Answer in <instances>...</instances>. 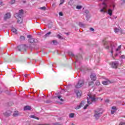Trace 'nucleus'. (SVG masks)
<instances>
[{
  "mask_svg": "<svg viewBox=\"0 0 125 125\" xmlns=\"http://www.w3.org/2000/svg\"><path fill=\"white\" fill-rule=\"evenodd\" d=\"M88 97L87 98V103L89 104H91V102H95L97 101V99L92 97L91 95H88Z\"/></svg>",
  "mask_w": 125,
  "mask_h": 125,
  "instance_id": "nucleus-1",
  "label": "nucleus"
},
{
  "mask_svg": "<svg viewBox=\"0 0 125 125\" xmlns=\"http://www.w3.org/2000/svg\"><path fill=\"white\" fill-rule=\"evenodd\" d=\"M101 115H102V112H101V108H98L97 110H95V114L94 117H95L96 119H99Z\"/></svg>",
  "mask_w": 125,
  "mask_h": 125,
  "instance_id": "nucleus-2",
  "label": "nucleus"
},
{
  "mask_svg": "<svg viewBox=\"0 0 125 125\" xmlns=\"http://www.w3.org/2000/svg\"><path fill=\"white\" fill-rule=\"evenodd\" d=\"M83 84H84V81L81 80L78 81V83L75 85V87L76 88H81Z\"/></svg>",
  "mask_w": 125,
  "mask_h": 125,
  "instance_id": "nucleus-3",
  "label": "nucleus"
},
{
  "mask_svg": "<svg viewBox=\"0 0 125 125\" xmlns=\"http://www.w3.org/2000/svg\"><path fill=\"white\" fill-rule=\"evenodd\" d=\"M23 13L24 10H23V9L20 10L19 13L15 14V17H22V15H23Z\"/></svg>",
  "mask_w": 125,
  "mask_h": 125,
  "instance_id": "nucleus-4",
  "label": "nucleus"
},
{
  "mask_svg": "<svg viewBox=\"0 0 125 125\" xmlns=\"http://www.w3.org/2000/svg\"><path fill=\"white\" fill-rule=\"evenodd\" d=\"M18 48L19 51H26V45H20L18 46Z\"/></svg>",
  "mask_w": 125,
  "mask_h": 125,
  "instance_id": "nucleus-5",
  "label": "nucleus"
},
{
  "mask_svg": "<svg viewBox=\"0 0 125 125\" xmlns=\"http://www.w3.org/2000/svg\"><path fill=\"white\" fill-rule=\"evenodd\" d=\"M118 66H119V62H113L111 63V67L112 68H114V69H117L118 68Z\"/></svg>",
  "mask_w": 125,
  "mask_h": 125,
  "instance_id": "nucleus-6",
  "label": "nucleus"
},
{
  "mask_svg": "<svg viewBox=\"0 0 125 125\" xmlns=\"http://www.w3.org/2000/svg\"><path fill=\"white\" fill-rule=\"evenodd\" d=\"M85 104V103L84 102V101H82L81 102V103L80 104V105H77L75 107L76 110H78V109H80L81 108V107H83V106Z\"/></svg>",
  "mask_w": 125,
  "mask_h": 125,
  "instance_id": "nucleus-7",
  "label": "nucleus"
},
{
  "mask_svg": "<svg viewBox=\"0 0 125 125\" xmlns=\"http://www.w3.org/2000/svg\"><path fill=\"white\" fill-rule=\"evenodd\" d=\"M75 92L77 97H81L82 96V94L83 93V92H82V91L76 90L75 91Z\"/></svg>",
  "mask_w": 125,
  "mask_h": 125,
  "instance_id": "nucleus-8",
  "label": "nucleus"
},
{
  "mask_svg": "<svg viewBox=\"0 0 125 125\" xmlns=\"http://www.w3.org/2000/svg\"><path fill=\"white\" fill-rule=\"evenodd\" d=\"M90 79L93 82H95L96 81V75L94 74H91L90 76Z\"/></svg>",
  "mask_w": 125,
  "mask_h": 125,
  "instance_id": "nucleus-9",
  "label": "nucleus"
},
{
  "mask_svg": "<svg viewBox=\"0 0 125 125\" xmlns=\"http://www.w3.org/2000/svg\"><path fill=\"white\" fill-rule=\"evenodd\" d=\"M11 17V15L10 13H7L4 16V19L6 20V19H9Z\"/></svg>",
  "mask_w": 125,
  "mask_h": 125,
  "instance_id": "nucleus-10",
  "label": "nucleus"
},
{
  "mask_svg": "<svg viewBox=\"0 0 125 125\" xmlns=\"http://www.w3.org/2000/svg\"><path fill=\"white\" fill-rule=\"evenodd\" d=\"M16 18H17V22L19 24H21V23H22V22H23V20H22L21 17H16Z\"/></svg>",
  "mask_w": 125,
  "mask_h": 125,
  "instance_id": "nucleus-11",
  "label": "nucleus"
},
{
  "mask_svg": "<svg viewBox=\"0 0 125 125\" xmlns=\"http://www.w3.org/2000/svg\"><path fill=\"white\" fill-rule=\"evenodd\" d=\"M5 116L6 117H9L11 115V111L8 110L4 113Z\"/></svg>",
  "mask_w": 125,
  "mask_h": 125,
  "instance_id": "nucleus-12",
  "label": "nucleus"
},
{
  "mask_svg": "<svg viewBox=\"0 0 125 125\" xmlns=\"http://www.w3.org/2000/svg\"><path fill=\"white\" fill-rule=\"evenodd\" d=\"M23 110L24 111H27V110H31V106L29 105L25 106H24Z\"/></svg>",
  "mask_w": 125,
  "mask_h": 125,
  "instance_id": "nucleus-13",
  "label": "nucleus"
},
{
  "mask_svg": "<svg viewBox=\"0 0 125 125\" xmlns=\"http://www.w3.org/2000/svg\"><path fill=\"white\" fill-rule=\"evenodd\" d=\"M29 42L30 43H34L35 42V39L34 38H30L28 40Z\"/></svg>",
  "mask_w": 125,
  "mask_h": 125,
  "instance_id": "nucleus-14",
  "label": "nucleus"
},
{
  "mask_svg": "<svg viewBox=\"0 0 125 125\" xmlns=\"http://www.w3.org/2000/svg\"><path fill=\"white\" fill-rule=\"evenodd\" d=\"M11 31H12V32H13V33H14V34L17 35V29L16 28L13 27L12 28Z\"/></svg>",
  "mask_w": 125,
  "mask_h": 125,
  "instance_id": "nucleus-15",
  "label": "nucleus"
},
{
  "mask_svg": "<svg viewBox=\"0 0 125 125\" xmlns=\"http://www.w3.org/2000/svg\"><path fill=\"white\" fill-rule=\"evenodd\" d=\"M106 7H107L106 6L104 7L103 8V9H101L100 12H104V13H105V12H106V10L105 9H106Z\"/></svg>",
  "mask_w": 125,
  "mask_h": 125,
  "instance_id": "nucleus-16",
  "label": "nucleus"
},
{
  "mask_svg": "<svg viewBox=\"0 0 125 125\" xmlns=\"http://www.w3.org/2000/svg\"><path fill=\"white\" fill-rule=\"evenodd\" d=\"M108 14L110 15V16H112V14H113V11L111 9H108Z\"/></svg>",
  "mask_w": 125,
  "mask_h": 125,
  "instance_id": "nucleus-17",
  "label": "nucleus"
},
{
  "mask_svg": "<svg viewBox=\"0 0 125 125\" xmlns=\"http://www.w3.org/2000/svg\"><path fill=\"white\" fill-rule=\"evenodd\" d=\"M14 117H18V116H19V113L18 111H15L13 114Z\"/></svg>",
  "mask_w": 125,
  "mask_h": 125,
  "instance_id": "nucleus-18",
  "label": "nucleus"
},
{
  "mask_svg": "<svg viewBox=\"0 0 125 125\" xmlns=\"http://www.w3.org/2000/svg\"><path fill=\"white\" fill-rule=\"evenodd\" d=\"M30 118H31L32 119H36V120H40V118H39V117H36L35 115L30 116Z\"/></svg>",
  "mask_w": 125,
  "mask_h": 125,
  "instance_id": "nucleus-19",
  "label": "nucleus"
},
{
  "mask_svg": "<svg viewBox=\"0 0 125 125\" xmlns=\"http://www.w3.org/2000/svg\"><path fill=\"white\" fill-rule=\"evenodd\" d=\"M50 34H51V32H49L48 33H47L44 36V38H47V37L49 36V35H50Z\"/></svg>",
  "mask_w": 125,
  "mask_h": 125,
  "instance_id": "nucleus-20",
  "label": "nucleus"
},
{
  "mask_svg": "<svg viewBox=\"0 0 125 125\" xmlns=\"http://www.w3.org/2000/svg\"><path fill=\"white\" fill-rule=\"evenodd\" d=\"M102 83L103 84H104V85H107L108 84V81H103Z\"/></svg>",
  "mask_w": 125,
  "mask_h": 125,
  "instance_id": "nucleus-21",
  "label": "nucleus"
},
{
  "mask_svg": "<svg viewBox=\"0 0 125 125\" xmlns=\"http://www.w3.org/2000/svg\"><path fill=\"white\" fill-rule=\"evenodd\" d=\"M58 99H59L60 101H61L62 102H63V101H64V100H63V99H62V97L61 96H58Z\"/></svg>",
  "mask_w": 125,
  "mask_h": 125,
  "instance_id": "nucleus-22",
  "label": "nucleus"
},
{
  "mask_svg": "<svg viewBox=\"0 0 125 125\" xmlns=\"http://www.w3.org/2000/svg\"><path fill=\"white\" fill-rule=\"evenodd\" d=\"M75 117V113H72L69 114V118H73Z\"/></svg>",
  "mask_w": 125,
  "mask_h": 125,
  "instance_id": "nucleus-23",
  "label": "nucleus"
},
{
  "mask_svg": "<svg viewBox=\"0 0 125 125\" xmlns=\"http://www.w3.org/2000/svg\"><path fill=\"white\" fill-rule=\"evenodd\" d=\"M94 84V82H93V81H91V82H89L88 86H90L91 85H93Z\"/></svg>",
  "mask_w": 125,
  "mask_h": 125,
  "instance_id": "nucleus-24",
  "label": "nucleus"
},
{
  "mask_svg": "<svg viewBox=\"0 0 125 125\" xmlns=\"http://www.w3.org/2000/svg\"><path fill=\"white\" fill-rule=\"evenodd\" d=\"M114 32H115V33H119V32H120V29L115 28L114 29Z\"/></svg>",
  "mask_w": 125,
  "mask_h": 125,
  "instance_id": "nucleus-25",
  "label": "nucleus"
},
{
  "mask_svg": "<svg viewBox=\"0 0 125 125\" xmlns=\"http://www.w3.org/2000/svg\"><path fill=\"white\" fill-rule=\"evenodd\" d=\"M20 40L21 41H25V37L24 36H21L20 37Z\"/></svg>",
  "mask_w": 125,
  "mask_h": 125,
  "instance_id": "nucleus-26",
  "label": "nucleus"
},
{
  "mask_svg": "<svg viewBox=\"0 0 125 125\" xmlns=\"http://www.w3.org/2000/svg\"><path fill=\"white\" fill-rule=\"evenodd\" d=\"M52 42H53V43L54 44H55V45H57V44H58V42H57V41H56V40H53V41H52Z\"/></svg>",
  "mask_w": 125,
  "mask_h": 125,
  "instance_id": "nucleus-27",
  "label": "nucleus"
},
{
  "mask_svg": "<svg viewBox=\"0 0 125 125\" xmlns=\"http://www.w3.org/2000/svg\"><path fill=\"white\" fill-rule=\"evenodd\" d=\"M103 43L104 44V45H106V44H108V42H107V41L105 40L103 41Z\"/></svg>",
  "mask_w": 125,
  "mask_h": 125,
  "instance_id": "nucleus-28",
  "label": "nucleus"
},
{
  "mask_svg": "<svg viewBox=\"0 0 125 125\" xmlns=\"http://www.w3.org/2000/svg\"><path fill=\"white\" fill-rule=\"evenodd\" d=\"M122 48V45H119L118 47L116 49V51H119Z\"/></svg>",
  "mask_w": 125,
  "mask_h": 125,
  "instance_id": "nucleus-29",
  "label": "nucleus"
},
{
  "mask_svg": "<svg viewBox=\"0 0 125 125\" xmlns=\"http://www.w3.org/2000/svg\"><path fill=\"white\" fill-rule=\"evenodd\" d=\"M65 0H60V4H63Z\"/></svg>",
  "mask_w": 125,
  "mask_h": 125,
  "instance_id": "nucleus-30",
  "label": "nucleus"
},
{
  "mask_svg": "<svg viewBox=\"0 0 125 125\" xmlns=\"http://www.w3.org/2000/svg\"><path fill=\"white\" fill-rule=\"evenodd\" d=\"M10 3L11 4H14L15 3V0H11Z\"/></svg>",
  "mask_w": 125,
  "mask_h": 125,
  "instance_id": "nucleus-31",
  "label": "nucleus"
},
{
  "mask_svg": "<svg viewBox=\"0 0 125 125\" xmlns=\"http://www.w3.org/2000/svg\"><path fill=\"white\" fill-rule=\"evenodd\" d=\"M82 7H83L82 6H76V8L77 9H82Z\"/></svg>",
  "mask_w": 125,
  "mask_h": 125,
  "instance_id": "nucleus-32",
  "label": "nucleus"
},
{
  "mask_svg": "<svg viewBox=\"0 0 125 125\" xmlns=\"http://www.w3.org/2000/svg\"><path fill=\"white\" fill-rule=\"evenodd\" d=\"M96 85H100V82H99L98 81H97L96 82Z\"/></svg>",
  "mask_w": 125,
  "mask_h": 125,
  "instance_id": "nucleus-33",
  "label": "nucleus"
},
{
  "mask_svg": "<svg viewBox=\"0 0 125 125\" xmlns=\"http://www.w3.org/2000/svg\"><path fill=\"white\" fill-rule=\"evenodd\" d=\"M111 109H112V110H117V107H116V106H112L111 107Z\"/></svg>",
  "mask_w": 125,
  "mask_h": 125,
  "instance_id": "nucleus-34",
  "label": "nucleus"
},
{
  "mask_svg": "<svg viewBox=\"0 0 125 125\" xmlns=\"http://www.w3.org/2000/svg\"><path fill=\"white\" fill-rule=\"evenodd\" d=\"M90 31H91L92 32H94V29L92 27H90L89 29Z\"/></svg>",
  "mask_w": 125,
  "mask_h": 125,
  "instance_id": "nucleus-35",
  "label": "nucleus"
},
{
  "mask_svg": "<svg viewBox=\"0 0 125 125\" xmlns=\"http://www.w3.org/2000/svg\"><path fill=\"white\" fill-rule=\"evenodd\" d=\"M87 107H88V104H86V105L84 106L83 109H84V110H85V109H86V108H87Z\"/></svg>",
  "mask_w": 125,
  "mask_h": 125,
  "instance_id": "nucleus-36",
  "label": "nucleus"
},
{
  "mask_svg": "<svg viewBox=\"0 0 125 125\" xmlns=\"http://www.w3.org/2000/svg\"><path fill=\"white\" fill-rule=\"evenodd\" d=\"M54 125H63L62 124H61V123H56L54 124Z\"/></svg>",
  "mask_w": 125,
  "mask_h": 125,
  "instance_id": "nucleus-37",
  "label": "nucleus"
},
{
  "mask_svg": "<svg viewBox=\"0 0 125 125\" xmlns=\"http://www.w3.org/2000/svg\"><path fill=\"white\" fill-rule=\"evenodd\" d=\"M40 8H41V9H42L43 10H45L46 8L44 6V7H41Z\"/></svg>",
  "mask_w": 125,
  "mask_h": 125,
  "instance_id": "nucleus-38",
  "label": "nucleus"
},
{
  "mask_svg": "<svg viewBox=\"0 0 125 125\" xmlns=\"http://www.w3.org/2000/svg\"><path fill=\"white\" fill-rule=\"evenodd\" d=\"M68 54L69 55H71L72 56H74V55L73 54L72 52H70L68 53Z\"/></svg>",
  "mask_w": 125,
  "mask_h": 125,
  "instance_id": "nucleus-39",
  "label": "nucleus"
},
{
  "mask_svg": "<svg viewBox=\"0 0 125 125\" xmlns=\"http://www.w3.org/2000/svg\"><path fill=\"white\" fill-rule=\"evenodd\" d=\"M119 125H125V123L124 122H121Z\"/></svg>",
  "mask_w": 125,
  "mask_h": 125,
  "instance_id": "nucleus-40",
  "label": "nucleus"
},
{
  "mask_svg": "<svg viewBox=\"0 0 125 125\" xmlns=\"http://www.w3.org/2000/svg\"><path fill=\"white\" fill-rule=\"evenodd\" d=\"M59 15H60V16H63V13L60 12L59 13Z\"/></svg>",
  "mask_w": 125,
  "mask_h": 125,
  "instance_id": "nucleus-41",
  "label": "nucleus"
},
{
  "mask_svg": "<svg viewBox=\"0 0 125 125\" xmlns=\"http://www.w3.org/2000/svg\"><path fill=\"white\" fill-rule=\"evenodd\" d=\"M27 38L28 39H31V38H32V36H31V35H27Z\"/></svg>",
  "mask_w": 125,
  "mask_h": 125,
  "instance_id": "nucleus-42",
  "label": "nucleus"
},
{
  "mask_svg": "<svg viewBox=\"0 0 125 125\" xmlns=\"http://www.w3.org/2000/svg\"><path fill=\"white\" fill-rule=\"evenodd\" d=\"M57 37H58V39H61V38H62V36H61V35H58V36H57Z\"/></svg>",
  "mask_w": 125,
  "mask_h": 125,
  "instance_id": "nucleus-43",
  "label": "nucleus"
},
{
  "mask_svg": "<svg viewBox=\"0 0 125 125\" xmlns=\"http://www.w3.org/2000/svg\"><path fill=\"white\" fill-rule=\"evenodd\" d=\"M111 113L112 114H114V113H115V111H114V110H111Z\"/></svg>",
  "mask_w": 125,
  "mask_h": 125,
  "instance_id": "nucleus-44",
  "label": "nucleus"
},
{
  "mask_svg": "<svg viewBox=\"0 0 125 125\" xmlns=\"http://www.w3.org/2000/svg\"><path fill=\"white\" fill-rule=\"evenodd\" d=\"M110 47L109 46H106V47H105V48L106 49H109V48Z\"/></svg>",
  "mask_w": 125,
  "mask_h": 125,
  "instance_id": "nucleus-45",
  "label": "nucleus"
},
{
  "mask_svg": "<svg viewBox=\"0 0 125 125\" xmlns=\"http://www.w3.org/2000/svg\"><path fill=\"white\" fill-rule=\"evenodd\" d=\"M109 100H106L105 101V102L106 103H108V102H109Z\"/></svg>",
  "mask_w": 125,
  "mask_h": 125,
  "instance_id": "nucleus-46",
  "label": "nucleus"
},
{
  "mask_svg": "<svg viewBox=\"0 0 125 125\" xmlns=\"http://www.w3.org/2000/svg\"><path fill=\"white\" fill-rule=\"evenodd\" d=\"M24 77H25V78H27V77H28V74L24 75Z\"/></svg>",
  "mask_w": 125,
  "mask_h": 125,
  "instance_id": "nucleus-47",
  "label": "nucleus"
},
{
  "mask_svg": "<svg viewBox=\"0 0 125 125\" xmlns=\"http://www.w3.org/2000/svg\"><path fill=\"white\" fill-rule=\"evenodd\" d=\"M46 103H50V102H49L48 101H46Z\"/></svg>",
  "mask_w": 125,
  "mask_h": 125,
  "instance_id": "nucleus-48",
  "label": "nucleus"
},
{
  "mask_svg": "<svg viewBox=\"0 0 125 125\" xmlns=\"http://www.w3.org/2000/svg\"><path fill=\"white\" fill-rule=\"evenodd\" d=\"M121 57H122V58H125V56H122Z\"/></svg>",
  "mask_w": 125,
  "mask_h": 125,
  "instance_id": "nucleus-49",
  "label": "nucleus"
},
{
  "mask_svg": "<svg viewBox=\"0 0 125 125\" xmlns=\"http://www.w3.org/2000/svg\"><path fill=\"white\" fill-rule=\"evenodd\" d=\"M0 4H2V2H1V1L0 0Z\"/></svg>",
  "mask_w": 125,
  "mask_h": 125,
  "instance_id": "nucleus-50",
  "label": "nucleus"
},
{
  "mask_svg": "<svg viewBox=\"0 0 125 125\" xmlns=\"http://www.w3.org/2000/svg\"><path fill=\"white\" fill-rule=\"evenodd\" d=\"M103 4H104V5H106V4L105 3H103Z\"/></svg>",
  "mask_w": 125,
  "mask_h": 125,
  "instance_id": "nucleus-51",
  "label": "nucleus"
},
{
  "mask_svg": "<svg viewBox=\"0 0 125 125\" xmlns=\"http://www.w3.org/2000/svg\"><path fill=\"white\" fill-rule=\"evenodd\" d=\"M123 2H125V0H123Z\"/></svg>",
  "mask_w": 125,
  "mask_h": 125,
  "instance_id": "nucleus-52",
  "label": "nucleus"
},
{
  "mask_svg": "<svg viewBox=\"0 0 125 125\" xmlns=\"http://www.w3.org/2000/svg\"><path fill=\"white\" fill-rule=\"evenodd\" d=\"M111 53H113V50H111Z\"/></svg>",
  "mask_w": 125,
  "mask_h": 125,
  "instance_id": "nucleus-53",
  "label": "nucleus"
},
{
  "mask_svg": "<svg viewBox=\"0 0 125 125\" xmlns=\"http://www.w3.org/2000/svg\"><path fill=\"white\" fill-rule=\"evenodd\" d=\"M68 4H70V2H68Z\"/></svg>",
  "mask_w": 125,
  "mask_h": 125,
  "instance_id": "nucleus-54",
  "label": "nucleus"
},
{
  "mask_svg": "<svg viewBox=\"0 0 125 125\" xmlns=\"http://www.w3.org/2000/svg\"><path fill=\"white\" fill-rule=\"evenodd\" d=\"M71 125H74V124H72Z\"/></svg>",
  "mask_w": 125,
  "mask_h": 125,
  "instance_id": "nucleus-55",
  "label": "nucleus"
}]
</instances>
